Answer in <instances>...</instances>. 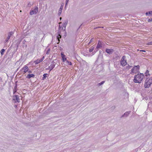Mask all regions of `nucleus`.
Listing matches in <instances>:
<instances>
[{
    "instance_id": "3c124183",
    "label": "nucleus",
    "mask_w": 152,
    "mask_h": 152,
    "mask_svg": "<svg viewBox=\"0 0 152 152\" xmlns=\"http://www.w3.org/2000/svg\"><path fill=\"white\" fill-rule=\"evenodd\" d=\"M90 43H89H89H88V45H89Z\"/></svg>"
},
{
    "instance_id": "412c9836",
    "label": "nucleus",
    "mask_w": 152,
    "mask_h": 152,
    "mask_svg": "<svg viewBox=\"0 0 152 152\" xmlns=\"http://www.w3.org/2000/svg\"><path fill=\"white\" fill-rule=\"evenodd\" d=\"M5 50L4 49H2L1 50V55H3L4 53V51H5Z\"/></svg>"
},
{
    "instance_id": "58836bf2",
    "label": "nucleus",
    "mask_w": 152,
    "mask_h": 152,
    "mask_svg": "<svg viewBox=\"0 0 152 152\" xmlns=\"http://www.w3.org/2000/svg\"><path fill=\"white\" fill-rule=\"evenodd\" d=\"M26 42V41L25 40H24L22 42L23 43V44H24Z\"/></svg>"
},
{
    "instance_id": "e433bc0d",
    "label": "nucleus",
    "mask_w": 152,
    "mask_h": 152,
    "mask_svg": "<svg viewBox=\"0 0 152 152\" xmlns=\"http://www.w3.org/2000/svg\"><path fill=\"white\" fill-rule=\"evenodd\" d=\"M54 63H55V62L54 61H52L51 63V64H54Z\"/></svg>"
},
{
    "instance_id": "6e6552de",
    "label": "nucleus",
    "mask_w": 152,
    "mask_h": 152,
    "mask_svg": "<svg viewBox=\"0 0 152 152\" xmlns=\"http://www.w3.org/2000/svg\"><path fill=\"white\" fill-rule=\"evenodd\" d=\"M131 113L130 111H128L126 112L121 117V118H123L124 117H127L128 115H129L130 113Z\"/></svg>"
},
{
    "instance_id": "4468645a",
    "label": "nucleus",
    "mask_w": 152,
    "mask_h": 152,
    "mask_svg": "<svg viewBox=\"0 0 152 152\" xmlns=\"http://www.w3.org/2000/svg\"><path fill=\"white\" fill-rule=\"evenodd\" d=\"M55 66V64H51L50 66H49L48 68L50 69V71H51L52 70L53 68H54Z\"/></svg>"
},
{
    "instance_id": "9b49d317",
    "label": "nucleus",
    "mask_w": 152,
    "mask_h": 152,
    "mask_svg": "<svg viewBox=\"0 0 152 152\" xmlns=\"http://www.w3.org/2000/svg\"><path fill=\"white\" fill-rule=\"evenodd\" d=\"M68 23V21L66 20L65 23H63V27L62 28V30L64 31L65 29L66 26L67 25Z\"/></svg>"
},
{
    "instance_id": "0eeeda50",
    "label": "nucleus",
    "mask_w": 152,
    "mask_h": 152,
    "mask_svg": "<svg viewBox=\"0 0 152 152\" xmlns=\"http://www.w3.org/2000/svg\"><path fill=\"white\" fill-rule=\"evenodd\" d=\"M64 6V4H62L61 5V7H60V8L58 12V15L59 16H60V15H61L62 11L63 9V7Z\"/></svg>"
},
{
    "instance_id": "a19ab883",
    "label": "nucleus",
    "mask_w": 152,
    "mask_h": 152,
    "mask_svg": "<svg viewBox=\"0 0 152 152\" xmlns=\"http://www.w3.org/2000/svg\"><path fill=\"white\" fill-rule=\"evenodd\" d=\"M2 79L1 77H0V82H1V81H2Z\"/></svg>"
},
{
    "instance_id": "f257e3e1",
    "label": "nucleus",
    "mask_w": 152,
    "mask_h": 152,
    "mask_svg": "<svg viewBox=\"0 0 152 152\" xmlns=\"http://www.w3.org/2000/svg\"><path fill=\"white\" fill-rule=\"evenodd\" d=\"M144 77V75L142 73H138L135 75L134 77V81L135 83H140Z\"/></svg>"
},
{
    "instance_id": "f03ea898",
    "label": "nucleus",
    "mask_w": 152,
    "mask_h": 152,
    "mask_svg": "<svg viewBox=\"0 0 152 152\" xmlns=\"http://www.w3.org/2000/svg\"><path fill=\"white\" fill-rule=\"evenodd\" d=\"M38 8L37 7H36L33 10L31 11L30 14L31 15H32L34 14H36L38 12Z\"/></svg>"
},
{
    "instance_id": "6ab92c4d",
    "label": "nucleus",
    "mask_w": 152,
    "mask_h": 152,
    "mask_svg": "<svg viewBox=\"0 0 152 152\" xmlns=\"http://www.w3.org/2000/svg\"><path fill=\"white\" fill-rule=\"evenodd\" d=\"M61 38V35H58V36L57 37V38L58 40V42L57 43L58 44L59 43L60 40H59V39H60Z\"/></svg>"
},
{
    "instance_id": "7c9ffc66",
    "label": "nucleus",
    "mask_w": 152,
    "mask_h": 152,
    "mask_svg": "<svg viewBox=\"0 0 152 152\" xmlns=\"http://www.w3.org/2000/svg\"><path fill=\"white\" fill-rule=\"evenodd\" d=\"M126 58V56H123L122 58V59H121V60H124V59Z\"/></svg>"
},
{
    "instance_id": "20e7f679",
    "label": "nucleus",
    "mask_w": 152,
    "mask_h": 152,
    "mask_svg": "<svg viewBox=\"0 0 152 152\" xmlns=\"http://www.w3.org/2000/svg\"><path fill=\"white\" fill-rule=\"evenodd\" d=\"M140 66L139 65L135 66L131 70V73H134L135 72V71L137 70V69H139L140 68Z\"/></svg>"
},
{
    "instance_id": "c9c22d12",
    "label": "nucleus",
    "mask_w": 152,
    "mask_h": 152,
    "mask_svg": "<svg viewBox=\"0 0 152 152\" xmlns=\"http://www.w3.org/2000/svg\"><path fill=\"white\" fill-rule=\"evenodd\" d=\"M28 72L29 73H32V71L31 70H28Z\"/></svg>"
},
{
    "instance_id": "aec40b11",
    "label": "nucleus",
    "mask_w": 152,
    "mask_h": 152,
    "mask_svg": "<svg viewBox=\"0 0 152 152\" xmlns=\"http://www.w3.org/2000/svg\"><path fill=\"white\" fill-rule=\"evenodd\" d=\"M149 71L148 70H147L146 71L145 73V75L146 76H147L148 75H150L149 74Z\"/></svg>"
},
{
    "instance_id": "7ed1b4c3",
    "label": "nucleus",
    "mask_w": 152,
    "mask_h": 152,
    "mask_svg": "<svg viewBox=\"0 0 152 152\" xmlns=\"http://www.w3.org/2000/svg\"><path fill=\"white\" fill-rule=\"evenodd\" d=\"M13 100L15 101V103L19 102H20V99L18 96L15 95L13 96Z\"/></svg>"
},
{
    "instance_id": "9d476101",
    "label": "nucleus",
    "mask_w": 152,
    "mask_h": 152,
    "mask_svg": "<svg viewBox=\"0 0 152 152\" xmlns=\"http://www.w3.org/2000/svg\"><path fill=\"white\" fill-rule=\"evenodd\" d=\"M102 47V46L101 42L100 41H99L96 48L97 49L96 50H97L101 48Z\"/></svg>"
},
{
    "instance_id": "5701e85b",
    "label": "nucleus",
    "mask_w": 152,
    "mask_h": 152,
    "mask_svg": "<svg viewBox=\"0 0 152 152\" xmlns=\"http://www.w3.org/2000/svg\"><path fill=\"white\" fill-rule=\"evenodd\" d=\"M61 33V32L60 30V29H58V31H57V33L58 35H60Z\"/></svg>"
},
{
    "instance_id": "a18cd8bd",
    "label": "nucleus",
    "mask_w": 152,
    "mask_h": 152,
    "mask_svg": "<svg viewBox=\"0 0 152 152\" xmlns=\"http://www.w3.org/2000/svg\"><path fill=\"white\" fill-rule=\"evenodd\" d=\"M69 64L70 65H71L72 64V63L71 62H69Z\"/></svg>"
},
{
    "instance_id": "79ce46f5",
    "label": "nucleus",
    "mask_w": 152,
    "mask_h": 152,
    "mask_svg": "<svg viewBox=\"0 0 152 152\" xmlns=\"http://www.w3.org/2000/svg\"><path fill=\"white\" fill-rule=\"evenodd\" d=\"M60 29H61V26L60 25H59V28H58V29H60Z\"/></svg>"
},
{
    "instance_id": "f8f14e48",
    "label": "nucleus",
    "mask_w": 152,
    "mask_h": 152,
    "mask_svg": "<svg viewBox=\"0 0 152 152\" xmlns=\"http://www.w3.org/2000/svg\"><path fill=\"white\" fill-rule=\"evenodd\" d=\"M35 77V75L34 74H28L27 76H26V77L28 79H30L31 77Z\"/></svg>"
},
{
    "instance_id": "393cba45",
    "label": "nucleus",
    "mask_w": 152,
    "mask_h": 152,
    "mask_svg": "<svg viewBox=\"0 0 152 152\" xmlns=\"http://www.w3.org/2000/svg\"><path fill=\"white\" fill-rule=\"evenodd\" d=\"M23 38L22 37H21L19 38L18 40L19 41L21 42Z\"/></svg>"
},
{
    "instance_id": "b1692460",
    "label": "nucleus",
    "mask_w": 152,
    "mask_h": 152,
    "mask_svg": "<svg viewBox=\"0 0 152 152\" xmlns=\"http://www.w3.org/2000/svg\"><path fill=\"white\" fill-rule=\"evenodd\" d=\"M20 42L18 40V41L17 42V43L16 44L17 47L18 46Z\"/></svg>"
},
{
    "instance_id": "bb28decb",
    "label": "nucleus",
    "mask_w": 152,
    "mask_h": 152,
    "mask_svg": "<svg viewBox=\"0 0 152 152\" xmlns=\"http://www.w3.org/2000/svg\"><path fill=\"white\" fill-rule=\"evenodd\" d=\"M69 0H66V4L65 7H66V6L67 5V3L69 1Z\"/></svg>"
},
{
    "instance_id": "c756f323",
    "label": "nucleus",
    "mask_w": 152,
    "mask_h": 152,
    "mask_svg": "<svg viewBox=\"0 0 152 152\" xmlns=\"http://www.w3.org/2000/svg\"><path fill=\"white\" fill-rule=\"evenodd\" d=\"M148 22H150L151 21H152V18L151 19H149L148 20Z\"/></svg>"
},
{
    "instance_id": "37998d69",
    "label": "nucleus",
    "mask_w": 152,
    "mask_h": 152,
    "mask_svg": "<svg viewBox=\"0 0 152 152\" xmlns=\"http://www.w3.org/2000/svg\"><path fill=\"white\" fill-rule=\"evenodd\" d=\"M50 49H49L47 51V52L46 53V54H48V52L50 51Z\"/></svg>"
},
{
    "instance_id": "cd10ccee",
    "label": "nucleus",
    "mask_w": 152,
    "mask_h": 152,
    "mask_svg": "<svg viewBox=\"0 0 152 152\" xmlns=\"http://www.w3.org/2000/svg\"><path fill=\"white\" fill-rule=\"evenodd\" d=\"M148 45H152V41L149 42L148 43Z\"/></svg>"
},
{
    "instance_id": "a878e982",
    "label": "nucleus",
    "mask_w": 152,
    "mask_h": 152,
    "mask_svg": "<svg viewBox=\"0 0 152 152\" xmlns=\"http://www.w3.org/2000/svg\"><path fill=\"white\" fill-rule=\"evenodd\" d=\"M61 56L62 58H65V55L63 53H61Z\"/></svg>"
},
{
    "instance_id": "a211bd4d",
    "label": "nucleus",
    "mask_w": 152,
    "mask_h": 152,
    "mask_svg": "<svg viewBox=\"0 0 152 152\" xmlns=\"http://www.w3.org/2000/svg\"><path fill=\"white\" fill-rule=\"evenodd\" d=\"M105 82L104 81H102L101 82L98 83L97 85L98 86H99L102 85Z\"/></svg>"
},
{
    "instance_id": "de8ad7c7",
    "label": "nucleus",
    "mask_w": 152,
    "mask_h": 152,
    "mask_svg": "<svg viewBox=\"0 0 152 152\" xmlns=\"http://www.w3.org/2000/svg\"><path fill=\"white\" fill-rule=\"evenodd\" d=\"M150 15H152V12H150Z\"/></svg>"
},
{
    "instance_id": "09e8293b",
    "label": "nucleus",
    "mask_w": 152,
    "mask_h": 152,
    "mask_svg": "<svg viewBox=\"0 0 152 152\" xmlns=\"http://www.w3.org/2000/svg\"><path fill=\"white\" fill-rule=\"evenodd\" d=\"M113 107L114 108L115 107V106L113 107Z\"/></svg>"
},
{
    "instance_id": "473e14b6",
    "label": "nucleus",
    "mask_w": 152,
    "mask_h": 152,
    "mask_svg": "<svg viewBox=\"0 0 152 152\" xmlns=\"http://www.w3.org/2000/svg\"><path fill=\"white\" fill-rule=\"evenodd\" d=\"M44 57L43 56L42 58L41 59H40V61H41V62L44 59Z\"/></svg>"
},
{
    "instance_id": "2f4dec72",
    "label": "nucleus",
    "mask_w": 152,
    "mask_h": 152,
    "mask_svg": "<svg viewBox=\"0 0 152 152\" xmlns=\"http://www.w3.org/2000/svg\"><path fill=\"white\" fill-rule=\"evenodd\" d=\"M62 59L63 60V61L64 62L66 60V58H62Z\"/></svg>"
},
{
    "instance_id": "4be33fe9",
    "label": "nucleus",
    "mask_w": 152,
    "mask_h": 152,
    "mask_svg": "<svg viewBox=\"0 0 152 152\" xmlns=\"http://www.w3.org/2000/svg\"><path fill=\"white\" fill-rule=\"evenodd\" d=\"M33 4L31 3L30 2H29V3L27 5V6L28 7H30L31 5H32Z\"/></svg>"
},
{
    "instance_id": "39448f33",
    "label": "nucleus",
    "mask_w": 152,
    "mask_h": 152,
    "mask_svg": "<svg viewBox=\"0 0 152 152\" xmlns=\"http://www.w3.org/2000/svg\"><path fill=\"white\" fill-rule=\"evenodd\" d=\"M106 52L109 54H112L114 50L112 49H106L105 50Z\"/></svg>"
},
{
    "instance_id": "ddd939ff",
    "label": "nucleus",
    "mask_w": 152,
    "mask_h": 152,
    "mask_svg": "<svg viewBox=\"0 0 152 152\" xmlns=\"http://www.w3.org/2000/svg\"><path fill=\"white\" fill-rule=\"evenodd\" d=\"M14 34V32H13V31H11V32H9L8 34V35H7V38H8V39H10V37L13 34Z\"/></svg>"
},
{
    "instance_id": "49530a36",
    "label": "nucleus",
    "mask_w": 152,
    "mask_h": 152,
    "mask_svg": "<svg viewBox=\"0 0 152 152\" xmlns=\"http://www.w3.org/2000/svg\"><path fill=\"white\" fill-rule=\"evenodd\" d=\"M61 19H62V18H61V17H60V20H61Z\"/></svg>"
},
{
    "instance_id": "ea45409f",
    "label": "nucleus",
    "mask_w": 152,
    "mask_h": 152,
    "mask_svg": "<svg viewBox=\"0 0 152 152\" xmlns=\"http://www.w3.org/2000/svg\"><path fill=\"white\" fill-rule=\"evenodd\" d=\"M17 85H16L15 87H14V89H15V90H16V88H17Z\"/></svg>"
},
{
    "instance_id": "4c0bfd02",
    "label": "nucleus",
    "mask_w": 152,
    "mask_h": 152,
    "mask_svg": "<svg viewBox=\"0 0 152 152\" xmlns=\"http://www.w3.org/2000/svg\"><path fill=\"white\" fill-rule=\"evenodd\" d=\"M93 38L91 39L89 42V43H91V42H92L93 41Z\"/></svg>"
},
{
    "instance_id": "c85d7f7f",
    "label": "nucleus",
    "mask_w": 152,
    "mask_h": 152,
    "mask_svg": "<svg viewBox=\"0 0 152 152\" xmlns=\"http://www.w3.org/2000/svg\"><path fill=\"white\" fill-rule=\"evenodd\" d=\"M132 67V66H130L129 65H128V66H126V68L127 69H129L130 68Z\"/></svg>"
},
{
    "instance_id": "f704fd0d",
    "label": "nucleus",
    "mask_w": 152,
    "mask_h": 152,
    "mask_svg": "<svg viewBox=\"0 0 152 152\" xmlns=\"http://www.w3.org/2000/svg\"><path fill=\"white\" fill-rule=\"evenodd\" d=\"M16 90L14 89L13 90V94H14L16 92Z\"/></svg>"
},
{
    "instance_id": "dca6fc26",
    "label": "nucleus",
    "mask_w": 152,
    "mask_h": 152,
    "mask_svg": "<svg viewBox=\"0 0 152 152\" xmlns=\"http://www.w3.org/2000/svg\"><path fill=\"white\" fill-rule=\"evenodd\" d=\"M41 61L40 60H37L34 61V63L36 64H38V63L41 62Z\"/></svg>"
},
{
    "instance_id": "1a4fd4ad",
    "label": "nucleus",
    "mask_w": 152,
    "mask_h": 152,
    "mask_svg": "<svg viewBox=\"0 0 152 152\" xmlns=\"http://www.w3.org/2000/svg\"><path fill=\"white\" fill-rule=\"evenodd\" d=\"M120 63L122 66H124L127 64L126 61L124 60H121L120 61Z\"/></svg>"
},
{
    "instance_id": "f3484780",
    "label": "nucleus",
    "mask_w": 152,
    "mask_h": 152,
    "mask_svg": "<svg viewBox=\"0 0 152 152\" xmlns=\"http://www.w3.org/2000/svg\"><path fill=\"white\" fill-rule=\"evenodd\" d=\"M94 47H93V46L91 47L90 49H89V52H92L94 50Z\"/></svg>"
},
{
    "instance_id": "c03bdc74",
    "label": "nucleus",
    "mask_w": 152,
    "mask_h": 152,
    "mask_svg": "<svg viewBox=\"0 0 152 152\" xmlns=\"http://www.w3.org/2000/svg\"><path fill=\"white\" fill-rule=\"evenodd\" d=\"M140 51H142V52H145V51L144 50H140Z\"/></svg>"
},
{
    "instance_id": "8fccbe9b",
    "label": "nucleus",
    "mask_w": 152,
    "mask_h": 152,
    "mask_svg": "<svg viewBox=\"0 0 152 152\" xmlns=\"http://www.w3.org/2000/svg\"><path fill=\"white\" fill-rule=\"evenodd\" d=\"M61 23V22H59V24H60V23Z\"/></svg>"
},
{
    "instance_id": "2eb2a0df",
    "label": "nucleus",
    "mask_w": 152,
    "mask_h": 152,
    "mask_svg": "<svg viewBox=\"0 0 152 152\" xmlns=\"http://www.w3.org/2000/svg\"><path fill=\"white\" fill-rule=\"evenodd\" d=\"M48 74H44L43 75V77H42V79L44 80L46 79V78L48 77Z\"/></svg>"
},
{
    "instance_id": "423d86ee",
    "label": "nucleus",
    "mask_w": 152,
    "mask_h": 152,
    "mask_svg": "<svg viewBox=\"0 0 152 152\" xmlns=\"http://www.w3.org/2000/svg\"><path fill=\"white\" fill-rule=\"evenodd\" d=\"M22 70H23L24 73L23 74L26 73L27 72H28V67L26 66H25L23 67L22 69Z\"/></svg>"
},
{
    "instance_id": "72a5a7b5",
    "label": "nucleus",
    "mask_w": 152,
    "mask_h": 152,
    "mask_svg": "<svg viewBox=\"0 0 152 152\" xmlns=\"http://www.w3.org/2000/svg\"><path fill=\"white\" fill-rule=\"evenodd\" d=\"M8 39V38H7L5 40V42H7L8 41V40L9 39Z\"/></svg>"
}]
</instances>
